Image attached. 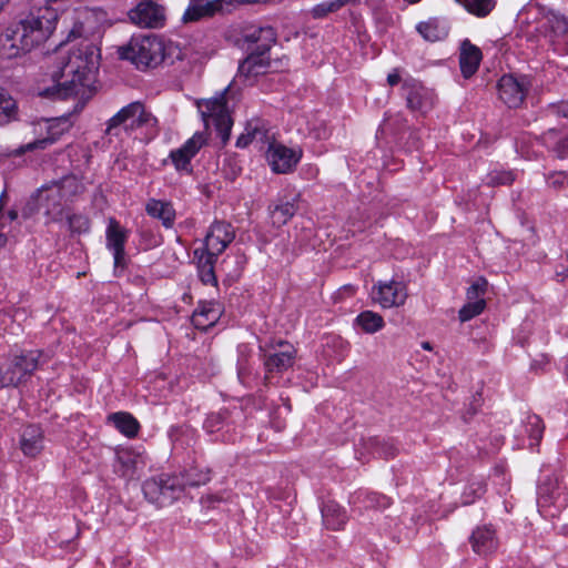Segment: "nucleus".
Instances as JSON below:
<instances>
[{
    "label": "nucleus",
    "instance_id": "10",
    "mask_svg": "<svg viewBox=\"0 0 568 568\" xmlns=\"http://www.w3.org/2000/svg\"><path fill=\"white\" fill-rule=\"evenodd\" d=\"M537 23L540 34L551 43L562 41L568 34V18L560 11L537 4Z\"/></svg>",
    "mask_w": 568,
    "mask_h": 568
},
{
    "label": "nucleus",
    "instance_id": "18",
    "mask_svg": "<svg viewBox=\"0 0 568 568\" xmlns=\"http://www.w3.org/2000/svg\"><path fill=\"white\" fill-rule=\"evenodd\" d=\"M372 297L384 308L399 306L404 304L407 297L406 286L397 281L379 282L373 287Z\"/></svg>",
    "mask_w": 568,
    "mask_h": 568
},
{
    "label": "nucleus",
    "instance_id": "5",
    "mask_svg": "<svg viewBox=\"0 0 568 568\" xmlns=\"http://www.w3.org/2000/svg\"><path fill=\"white\" fill-rule=\"evenodd\" d=\"M158 120L146 111L145 106L139 102H131L119 110L106 122L105 134L110 136H119L122 131L130 133L136 129L145 128L148 133L155 135Z\"/></svg>",
    "mask_w": 568,
    "mask_h": 568
},
{
    "label": "nucleus",
    "instance_id": "17",
    "mask_svg": "<svg viewBox=\"0 0 568 568\" xmlns=\"http://www.w3.org/2000/svg\"><path fill=\"white\" fill-rule=\"evenodd\" d=\"M277 345L280 346L278 352L270 353L265 355L264 366L266 369L265 378L267 379L273 373H282L290 369L296 358L297 351L296 348L286 341H278Z\"/></svg>",
    "mask_w": 568,
    "mask_h": 568
},
{
    "label": "nucleus",
    "instance_id": "37",
    "mask_svg": "<svg viewBox=\"0 0 568 568\" xmlns=\"http://www.w3.org/2000/svg\"><path fill=\"white\" fill-rule=\"evenodd\" d=\"M367 445L374 454H377L385 459L393 458L397 454V447L392 440L372 437L367 440Z\"/></svg>",
    "mask_w": 568,
    "mask_h": 568
},
{
    "label": "nucleus",
    "instance_id": "9",
    "mask_svg": "<svg viewBox=\"0 0 568 568\" xmlns=\"http://www.w3.org/2000/svg\"><path fill=\"white\" fill-rule=\"evenodd\" d=\"M225 89L219 97L197 102L199 111L204 122L212 119L223 144L230 140L232 119L226 110Z\"/></svg>",
    "mask_w": 568,
    "mask_h": 568
},
{
    "label": "nucleus",
    "instance_id": "47",
    "mask_svg": "<svg viewBox=\"0 0 568 568\" xmlns=\"http://www.w3.org/2000/svg\"><path fill=\"white\" fill-rule=\"evenodd\" d=\"M69 229L73 233H85L90 229V221L87 216L81 214H73L68 216Z\"/></svg>",
    "mask_w": 568,
    "mask_h": 568
},
{
    "label": "nucleus",
    "instance_id": "24",
    "mask_svg": "<svg viewBox=\"0 0 568 568\" xmlns=\"http://www.w3.org/2000/svg\"><path fill=\"white\" fill-rule=\"evenodd\" d=\"M473 550L478 555H488L495 551L498 547V539L496 530L490 525L477 527L470 538Z\"/></svg>",
    "mask_w": 568,
    "mask_h": 568
},
{
    "label": "nucleus",
    "instance_id": "7",
    "mask_svg": "<svg viewBox=\"0 0 568 568\" xmlns=\"http://www.w3.org/2000/svg\"><path fill=\"white\" fill-rule=\"evenodd\" d=\"M43 353L39 349L13 355L0 366V387L18 386L26 382L42 364Z\"/></svg>",
    "mask_w": 568,
    "mask_h": 568
},
{
    "label": "nucleus",
    "instance_id": "11",
    "mask_svg": "<svg viewBox=\"0 0 568 568\" xmlns=\"http://www.w3.org/2000/svg\"><path fill=\"white\" fill-rule=\"evenodd\" d=\"M126 240L128 231L121 227L114 219H110L106 227V247L113 254V273L118 277H129L130 274L131 266L125 264L124 245Z\"/></svg>",
    "mask_w": 568,
    "mask_h": 568
},
{
    "label": "nucleus",
    "instance_id": "50",
    "mask_svg": "<svg viewBox=\"0 0 568 568\" xmlns=\"http://www.w3.org/2000/svg\"><path fill=\"white\" fill-rule=\"evenodd\" d=\"M224 424V417L222 413H213L210 414L204 424L203 427L209 433H214L220 430L223 427Z\"/></svg>",
    "mask_w": 568,
    "mask_h": 568
},
{
    "label": "nucleus",
    "instance_id": "44",
    "mask_svg": "<svg viewBox=\"0 0 568 568\" xmlns=\"http://www.w3.org/2000/svg\"><path fill=\"white\" fill-rule=\"evenodd\" d=\"M546 183L554 190H565L568 187V174L564 171L551 172L546 176Z\"/></svg>",
    "mask_w": 568,
    "mask_h": 568
},
{
    "label": "nucleus",
    "instance_id": "21",
    "mask_svg": "<svg viewBox=\"0 0 568 568\" xmlns=\"http://www.w3.org/2000/svg\"><path fill=\"white\" fill-rule=\"evenodd\" d=\"M527 93L525 82L510 74L503 75L498 81L499 99L509 108L519 106Z\"/></svg>",
    "mask_w": 568,
    "mask_h": 568
},
{
    "label": "nucleus",
    "instance_id": "34",
    "mask_svg": "<svg viewBox=\"0 0 568 568\" xmlns=\"http://www.w3.org/2000/svg\"><path fill=\"white\" fill-rule=\"evenodd\" d=\"M200 248L194 251V255L199 256V268H200V278L204 284H216V276L214 273V264L216 263L217 256L209 255L202 253L199 255Z\"/></svg>",
    "mask_w": 568,
    "mask_h": 568
},
{
    "label": "nucleus",
    "instance_id": "62",
    "mask_svg": "<svg viewBox=\"0 0 568 568\" xmlns=\"http://www.w3.org/2000/svg\"><path fill=\"white\" fill-rule=\"evenodd\" d=\"M422 347L424 349H427V351H430L432 349V346H430V343L429 342H423L422 343Z\"/></svg>",
    "mask_w": 568,
    "mask_h": 568
},
{
    "label": "nucleus",
    "instance_id": "3",
    "mask_svg": "<svg viewBox=\"0 0 568 568\" xmlns=\"http://www.w3.org/2000/svg\"><path fill=\"white\" fill-rule=\"evenodd\" d=\"M83 185L74 175H65L59 181H53L38 190L36 200L39 210L48 217L49 222L62 220L64 204L81 193Z\"/></svg>",
    "mask_w": 568,
    "mask_h": 568
},
{
    "label": "nucleus",
    "instance_id": "39",
    "mask_svg": "<svg viewBox=\"0 0 568 568\" xmlns=\"http://www.w3.org/2000/svg\"><path fill=\"white\" fill-rule=\"evenodd\" d=\"M17 113L16 101L0 88V124H4L14 119Z\"/></svg>",
    "mask_w": 568,
    "mask_h": 568
},
{
    "label": "nucleus",
    "instance_id": "35",
    "mask_svg": "<svg viewBox=\"0 0 568 568\" xmlns=\"http://www.w3.org/2000/svg\"><path fill=\"white\" fill-rule=\"evenodd\" d=\"M523 427L529 438V448L538 446L545 429L541 418L537 415H529Z\"/></svg>",
    "mask_w": 568,
    "mask_h": 568
},
{
    "label": "nucleus",
    "instance_id": "27",
    "mask_svg": "<svg viewBox=\"0 0 568 568\" xmlns=\"http://www.w3.org/2000/svg\"><path fill=\"white\" fill-rule=\"evenodd\" d=\"M481 51L478 47L465 40L460 47L459 65L465 78H470L478 70L481 61Z\"/></svg>",
    "mask_w": 568,
    "mask_h": 568
},
{
    "label": "nucleus",
    "instance_id": "42",
    "mask_svg": "<svg viewBox=\"0 0 568 568\" xmlns=\"http://www.w3.org/2000/svg\"><path fill=\"white\" fill-rule=\"evenodd\" d=\"M485 307V300L468 301L467 304L459 310V320H471L480 315Z\"/></svg>",
    "mask_w": 568,
    "mask_h": 568
},
{
    "label": "nucleus",
    "instance_id": "57",
    "mask_svg": "<svg viewBox=\"0 0 568 568\" xmlns=\"http://www.w3.org/2000/svg\"><path fill=\"white\" fill-rule=\"evenodd\" d=\"M355 320H382V316L372 311H364L361 314H358Z\"/></svg>",
    "mask_w": 568,
    "mask_h": 568
},
{
    "label": "nucleus",
    "instance_id": "38",
    "mask_svg": "<svg viewBox=\"0 0 568 568\" xmlns=\"http://www.w3.org/2000/svg\"><path fill=\"white\" fill-rule=\"evenodd\" d=\"M296 213V206L292 202H285L276 205L272 212L271 217L274 225L282 226L286 224Z\"/></svg>",
    "mask_w": 568,
    "mask_h": 568
},
{
    "label": "nucleus",
    "instance_id": "43",
    "mask_svg": "<svg viewBox=\"0 0 568 568\" xmlns=\"http://www.w3.org/2000/svg\"><path fill=\"white\" fill-rule=\"evenodd\" d=\"M193 316H203L212 317L213 320H220V317L222 316V308L219 303H202L195 308Z\"/></svg>",
    "mask_w": 568,
    "mask_h": 568
},
{
    "label": "nucleus",
    "instance_id": "53",
    "mask_svg": "<svg viewBox=\"0 0 568 568\" xmlns=\"http://www.w3.org/2000/svg\"><path fill=\"white\" fill-rule=\"evenodd\" d=\"M254 141L253 136L251 135V131L248 129V125L245 128V132L242 133L237 140H236V146L237 148H246L250 143Z\"/></svg>",
    "mask_w": 568,
    "mask_h": 568
},
{
    "label": "nucleus",
    "instance_id": "19",
    "mask_svg": "<svg viewBox=\"0 0 568 568\" xmlns=\"http://www.w3.org/2000/svg\"><path fill=\"white\" fill-rule=\"evenodd\" d=\"M206 143V136L203 132H196L181 148L171 151L170 158L178 171H192L190 162Z\"/></svg>",
    "mask_w": 568,
    "mask_h": 568
},
{
    "label": "nucleus",
    "instance_id": "63",
    "mask_svg": "<svg viewBox=\"0 0 568 568\" xmlns=\"http://www.w3.org/2000/svg\"><path fill=\"white\" fill-rule=\"evenodd\" d=\"M17 216H18V214H17V212H16V211H10V212H9V217H10V220H16V219H17Z\"/></svg>",
    "mask_w": 568,
    "mask_h": 568
},
{
    "label": "nucleus",
    "instance_id": "23",
    "mask_svg": "<svg viewBox=\"0 0 568 568\" xmlns=\"http://www.w3.org/2000/svg\"><path fill=\"white\" fill-rule=\"evenodd\" d=\"M224 0H189V4L182 16L184 23L196 22L201 19L213 17L222 9Z\"/></svg>",
    "mask_w": 568,
    "mask_h": 568
},
{
    "label": "nucleus",
    "instance_id": "36",
    "mask_svg": "<svg viewBox=\"0 0 568 568\" xmlns=\"http://www.w3.org/2000/svg\"><path fill=\"white\" fill-rule=\"evenodd\" d=\"M464 6V8L471 14L477 17L488 16L495 8V0H455Z\"/></svg>",
    "mask_w": 568,
    "mask_h": 568
},
{
    "label": "nucleus",
    "instance_id": "30",
    "mask_svg": "<svg viewBox=\"0 0 568 568\" xmlns=\"http://www.w3.org/2000/svg\"><path fill=\"white\" fill-rule=\"evenodd\" d=\"M145 211L151 217L159 219L166 229L173 226L175 210L170 202L150 199L146 202Z\"/></svg>",
    "mask_w": 568,
    "mask_h": 568
},
{
    "label": "nucleus",
    "instance_id": "41",
    "mask_svg": "<svg viewBox=\"0 0 568 568\" xmlns=\"http://www.w3.org/2000/svg\"><path fill=\"white\" fill-rule=\"evenodd\" d=\"M343 7L344 6L341 0L325 1L313 7L311 14L314 19H323L329 13L338 11Z\"/></svg>",
    "mask_w": 568,
    "mask_h": 568
},
{
    "label": "nucleus",
    "instance_id": "25",
    "mask_svg": "<svg viewBox=\"0 0 568 568\" xmlns=\"http://www.w3.org/2000/svg\"><path fill=\"white\" fill-rule=\"evenodd\" d=\"M143 466L142 456L134 450L122 449L116 453L114 469L120 476L132 479Z\"/></svg>",
    "mask_w": 568,
    "mask_h": 568
},
{
    "label": "nucleus",
    "instance_id": "40",
    "mask_svg": "<svg viewBox=\"0 0 568 568\" xmlns=\"http://www.w3.org/2000/svg\"><path fill=\"white\" fill-rule=\"evenodd\" d=\"M486 491V485L481 480H471L469 481L463 493H462V503L463 505H470L476 501V499L480 498Z\"/></svg>",
    "mask_w": 568,
    "mask_h": 568
},
{
    "label": "nucleus",
    "instance_id": "16",
    "mask_svg": "<svg viewBox=\"0 0 568 568\" xmlns=\"http://www.w3.org/2000/svg\"><path fill=\"white\" fill-rule=\"evenodd\" d=\"M235 232L230 223L214 222L204 240V246L200 250L202 253L219 256L233 242Z\"/></svg>",
    "mask_w": 568,
    "mask_h": 568
},
{
    "label": "nucleus",
    "instance_id": "56",
    "mask_svg": "<svg viewBox=\"0 0 568 568\" xmlns=\"http://www.w3.org/2000/svg\"><path fill=\"white\" fill-rule=\"evenodd\" d=\"M179 477H183L184 479L189 478V479H202L203 476L206 477V480L204 484H206L209 480H210V477L207 474H195L193 470H190V471H186V473H183V474H180L178 475Z\"/></svg>",
    "mask_w": 568,
    "mask_h": 568
},
{
    "label": "nucleus",
    "instance_id": "54",
    "mask_svg": "<svg viewBox=\"0 0 568 568\" xmlns=\"http://www.w3.org/2000/svg\"><path fill=\"white\" fill-rule=\"evenodd\" d=\"M551 109L555 113L568 118V100L560 101L558 104L552 105Z\"/></svg>",
    "mask_w": 568,
    "mask_h": 568
},
{
    "label": "nucleus",
    "instance_id": "64",
    "mask_svg": "<svg viewBox=\"0 0 568 568\" xmlns=\"http://www.w3.org/2000/svg\"><path fill=\"white\" fill-rule=\"evenodd\" d=\"M6 236L3 234H0V246L4 245L6 244Z\"/></svg>",
    "mask_w": 568,
    "mask_h": 568
},
{
    "label": "nucleus",
    "instance_id": "55",
    "mask_svg": "<svg viewBox=\"0 0 568 568\" xmlns=\"http://www.w3.org/2000/svg\"><path fill=\"white\" fill-rule=\"evenodd\" d=\"M557 152L559 158H568V135L558 143Z\"/></svg>",
    "mask_w": 568,
    "mask_h": 568
},
{
    "label": "nucleus",
    "instance_id": "22",
    "mask_svg": "<svg viewBox=\"0 0 568 568\" xmlns=\"http://www.w3.org/2000/svg\"><path fill=\"white\" fill-rule=\"evenodd\" d=\"M72 126V121L70 115H63L60 118H55L51 120L50 125L48 128V136L44 139L37 140L34 142L28 143L26 145L20 146L17 151V155H21L27 151H32L36 149H44L47 145L54 143L58 139L68 132Z\"/></svg>",
    "mask_w": 568,
    "mask_h": 568
},
{
    "label": "nucleus",
    "instance_id": "26",
    "mask_svg": "<svg viewBox=\"0 0 568 568\" xmlns=\"http://www.w3.org/2000/svg\"><path fill=\"white\" fill-rule=\"evenodd\" d=\"M321 514L323 525L329 530L343 529L348 520L346 509L333 500L322 505Z\"/></svg>",
    "mask_w": 568,
    "mask_h": 568
},
{
    "label": "nucleus",
    "instance_id": "46",
    "mask_svg": "<svg viewBox=\"0 0 568 568\" xmlns=\"http://www.w3.org/2000/svg\"><path fill=\"white\" fill-rule=\"evenodd\" d=\"M248 129L251 131V135L253 136L254 141L264 143L268 141V130L264 122L261 120H253L247 123Z\"/></svg>",
    "mask_w": 568,
    "mask_h": 568
},
{
    "label": "nucleus",
    "instance_id": "15",
    "mask_svg": "<svg viewBox=\"0 0 568 568\" xmlns=\"http://www.w3.org/2000/svg\"><path fill=\"white\" fill-rule=\"evenodd\" d=\"M270 50H253L251 54L240 64L239 77L251 82L256 77L275 72L277 70L276 61H272L268 55Z\"/></svg>",
    "mask_w": 568,
    "mask_h": 568
},
{
    "label": "nucleus",
    "instance_id": "6",
    "mask_svg": "<svg viewBox=\"0 0 568 568\" xmlns=\"http://www.w3.org/2000/svg\"><path fill=\"white\" fill-rule=\"evenodd\" d=\"M122 59L130 60L138 69L155 68L165 60V43L155 36L133 38L120 49Z\"/></svg>",
    "mask_w": 568,
    "mask_h": 568
},
{
    "label": "nucleus",
    "instance_id": "52",
    "mask_svg": "<svg viewBox=\"0 0 568 568\" xmlns=\"http://www.w3.org/2000/svg\"><path fill=\"white\" fill-rule=\"evenodd\" d=\"M356 287L352 284H346L337 290V292L334 295L335 301H342L345 297H351L355 294Z\"/></svg>",
    "mask_w": 568,
    "mask_h": 568
},
{
    "label": "nucleus",
    "instance_id": "29",
    "mask_svg": "<svg viewBox=\"0 0 568 568\" xmlns=\"http://www.w3.org/2000/svg\"><path fill=\"white\" fill-rule=\"evenodd\" d=\"M243 37L245 42L256 44L254 50H271L276 40L275 31L270 26H251L245 29Z\"/></svg>",
    "mask_w": 568,
    "mask_h": 568
},
{
    "label": "nucleus",
    "instance_id": "13",
    "mask_svg": "<svg viewBox=\"0 0 568 568\" xmlns=\"http://www.w3.org/2000/svg\"><path fill=\"white\" fill-rule=\"evenodd\" d=\"M106 21V13L100 8H81L74 12L68 40L93 34Z\"/></svg>",
    "mask_w": 568,
    "mask_h": 568
},
{
    "label": "nucleus",
    "instance_id": "20",
    "mask_svg": "<svg viewBox=\"0 0 568 568\" xmlns=\"http://www.w3.org/2000/svg\"><path fill=\"white\" fill-rule=\"evenodd\" d=\"M129 17L133 23L143 28L162 27L165 20L164 9L152 1L139 3Z\"/></svg>",
    "mask_w": 568,
    "mask_h": 568
},
{
    "label": "nucleus",
    "instance_id": "60",
    "mask_svg": "<svg viewBox=\"0 0 568 568\" xmlns=\"http://www.w3.org/2000/svg\"><path fill=\"white\" fill-rule=\"evenodd\" d=\"M556 276L559 277L560 280H564L566 276H568V268L564 272V270H560L556 272Z\"/></svg>",
    "mask_w": 568,
    "mask_h": 568
},
{
    "label": "nucleus",
    "instance_id": "33",
    "mask_svg": "<svg viewBox=\"0 0 568 568\" xmlns=\"http://www.w3.org/2000/svg\"><path fill=\"white\" fill-rule=\"evenodd\" d=\"M169 437L175 447H191L196 443V430L187 425L172 426Z\"/></svg>",
    "mask_w": 568,
    "mask_h": 568
},
{
    "label": "nucleus",
    "instance_id": "51",
    "mask_svg": "<svg viewBox=\"0 0 568 568\" xmlns=\"http://www.w3.org/2000/svg\"><path fill=\"white\" fill-rule=\"evenodd\" d=\"M384 327V322H354L357 333L374 334Z\"/></svg>",
    "mask_w": 568,
    "mask_h": 568
},
{
    "label": "nucleus",
    "instance_id": "61",
    "mask_svg": "<svg viewBox=\"0 0 568 568\" xmlns=\"http://www.w3.org/2000/svg\"><path fill=\"white\" fill-rule=\"evenodd\" d=\"M332 342H333L334 344H337L341 348H343V347H344V343H343V341H342V339L333 338V339H332Z\"/></svg>",
    "mask_w": 568,
    "mask_h": 568
},
{
    "label": "nucleus",
    "instance_id": "12",
    "mask_svg": "<svg viewBox=\"0 0 568 568\" xmlns=\"http://www.w3.org/2000/svg\"><path fill=\"white\" fill-rule=\"evenodd\" d=\"M303 156L300 146L288 148L278 142H271L266 151V160L274 173H292Z\"/></svg>",
    "mask_w": 568,
    "mask_h": 568
},
{
    "label": "nucleus",
    "instance_id": "31",
    "mask_svg": "<svg viewBox=\"0 0 568 568\" xmlns=\"http://www.w3.org/2000/svg\"><path fill=\"white\" fill-rule=\"evenodd\" d=\"M109 420L113 423L114 427L124 436L133 438L138 435L140 429L139 422L129 413L118 412L109 416Z\"/></svg>",
    "mask_w": 568,
    "mask_h": 568
},
{
    "label": "nucleus",
    "instance_id": "2",
    "mask_svg": "<svg viewBox=\"0 0 568 568\" xmlns=\"http://www.w3.org/2000/svg\"><path fill=\"white\" fill-rule=\"evenodd\" d=\"M57 23V11L44 7L10 26L0 39V64L6 67V61L21 57L47 41Z\"/></svg>",
    "mask_w": 568,
    "mask_h": 568
},
{
    "label": "nucleus",
    "instance_id": "8",
    "mask_svg": "<svg viewBox=\"0 0 568 568\" xmlns=\"http://www.w3.org/2000/svg\"><path fill=\"white\" fill-rule=\"evenodd\" d=\"M568 505L566 487L559 475H547L540 478L537 487V506L544 517L554 518Z\"/></svg>",
    "mask_w": 568,
    "mask_h": 568
},
{
    "label": "nucleus",
    "instance_id": "58",
    "mask_svg": "<svg viewBox=\"0 0 568 568\" xmlns=\"http://www.w3.org/2000/svg\"><path fill=\"white\" fill-rule=\"evenodd\" d=\"M399 82H400V74L397 69H394L393 72H390L387 75V83L390 87H394V85L398 84Z\"/></svg>",
    "mask_w": 568,
    "mask_h": 568
},
{
    "label": "nucleus",
    "instance_id": "49",
    "mask_svg": "<svg viewBox=\"0 0 568 568\" xmlns=\"http://www.w3.org/2000/svg\"><path fill=\"white\" fill-rule=\"evenodd\" d=\"M389 505V498L378 493H367L365 496L366 508L384 509L387 508Z\"/></svg>",
    "mask_w": 568,
    "mask_h": 568
},
{
    "label": "nucleus",
    "instance_id": "45",
    "mask_svg": "<svg viewBox=\"0 0 568 568\" xmlns=\"http://www.w3.org/2000/svg\"><path fill=\"white\" fill-rule=\"evenodd\" d=\"M488 282L484 277H478L467 290V300L477 301L484 300L483 296L486 294Z\"/></svg>",
    "mask_w": 568,
    "mask_h": 568
},
{
    "label": "nucleus",
    "instance_id": "4",
    "mask_svg": "<svg viewBox=\"0 0 568 568\" xmlns=\"http://www.w3.org/2000/svg\"><path fill=\"white\" fill-rule=\"evenodd\" d=\"M205 480V476L202 479H184L176 475L162 474L146 479L142 485V490L150 503L164 507L179 499L186 487L204 485Z\"/></svg>",
    "mask_w": 568,
    "mask_h": 568
},
{
    "label": "nucleus",
    "instance_id": "14",
    "mask_svg": "<svg viewBox=\"0 0 568 568\" xmlns=\"http://www.w3.org/2000/svg\"><path fill=\"white\" fill-rule=\"evenodd\" d=\"M406 105L412 112L428 113L435 104V94L416 80H405L402 87Z\"/></svg>",
    "mask_w": 568,
    "mask_h": 568
},
{
    "label": "nucleus",
    "instance_id": "32",
    "mask_svg": "<svg viewBox=\"0 0 568 568\" xmlns=\"http://www.w3.org/2000/svg\"><path fill=\"white\" fill-rule=\"evenodd\" d=\"M417 31L424 39L432 42L440 41L448 36L447 24L438 19H429L426 22H420L417 26Z\"/></svg>",
    "mask_w": 568,
    "mask_h": 568
},
{
    "label": "nucleus",
    "instance_id": "48",
    "mask_svg": "<svg viewBox=\"0 0 568 568\" xmlns=\"http://www.w3.org/2000/svg\"><path fill=\"white\" fill-rule=\"evenodd\" d=\"M514 180L510 171H493L487 175V184L493 186L510 184Z\"/></svg>",
    "mask_w": 568,
    "mask_h": 568
},
{
    "label": "nucleus",
    "instance_id": "1",
    "mask_svg": "<svg viewBox=\"0 0 568 568\" xmlns=\"http://www.w3.org/2000/svg\"><path fill=\"white\" fill-rule=\"evenodd\" d=\"M98 58L95 47L89 43L72 48L67 54L60 52L57 70L51 73L54 84L44 89L41 95L64 100L79 94L90 85L98 70Z\"/></svg>",
    "mask_w": 568,
    "mask_h": 568
},
{
    "label": "nucleus",
    "instance_id": "28",
    "mask_svg": "<svg viewBox=\"0 0 568 568\" xmlns=\"http://www.w3.org/2000/svg\"><path fill=\"white\" fill-rule=\"evenodd\" d=\"M20 447L28 457H36L43 449V432L38 425H28L21 435Z\"/></svg>",
    "mask_w": 568,
    "mask_h": 568
},
{
    "label": "nucleus",
    "instance_id": "59",
    "mask_svg": "<svg viewBox=\"0 0 568 568\" xmlns=\"http://www.w3.org/2000/svg\"><path fill=\"white\" fill-rule=\"evenodd\" d=\"M216 322H210L209 325H204V326H201V325H195V328L196 329H200L202 332H207L210 327H212Z\"/></svg>",
    "mask_w": 568,
    "mask_h": 568
}]
</instances>
